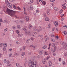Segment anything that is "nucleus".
I'll return each instance as SVG.
<instances>
[{"label":"nucleus","instance_id":"nucleus-2","mask_svg":"<svg viewBox=\"0 0 67 67\" xmlns=\"http://www.w3.org/2000/svg\"><path fill=\"white\" fill-rule=\"evenodd\" d=\"M37 64H35L33 61L30 60L29 61V67H36Z\"/></svg>","mask_w":67,"mask_h":67},{"label":"nucleus","instance_id":"nucleus-42","mask_svg":"<svg viewBox=\"0 0 67 67\" xmlns=\"http://www.w3.org/2000/svg\"><path fill=\"white\" fill-rule=\"evenodd\" d=\"M11 64H9L7 66V67H9L11 66Z\"/></svg>","mask_w":67,"mask_h":67},{"label":"nucleus","instance_id":"nucleus-26","mask_svg":"<svg viewBox=\"0 0 67 67\" xmlns=\"http://www.w3.org/2000/svg\"><path fill=\"white\" fill-rule=\"evenodd\" d=\"M51 36L52 37H54V36H55V35H54L53 34H51Z\"/></svg>","mask_w":67,"mask_h":67},{"label":"nucleus","instance_id":"nucleus-10","mask_svg":"<svg viewBox=\"0 0 67 67\" xmlns=\"http://www.w3.org/2000/svg\"><path fill=\"white\" fill-rule=\"evenodd\" d=\"M45 20L46 21H48L49 20V19L48 18H45Z\"/></svg>","mask_w":67,"mask_h":67},{"label":"nucleus","instance_id":"nucleus-30","mask_svg":"<svg viewBox=\"0 0 67 67\" xmlns=\"http://www.w3.org/2000/svg\"><path fill=\"white\" fill-rule=\"evenodd\" d=\"M39 29L41 31L42 30V28L40 26L39 27Z\"/></svg>","mask_w":67,"mask_h":67},{"label":"nucleus","instance_id":"nucleus-7","mask_svg":"<svg viewBox=\"0 0 67 67\" xmlns=\"http://www.w3.org/2000/svg\"><path fill=\"white\" fill-rule=\"evenodd\" d=\"M46 59H44L42 60L43 64H45V63H46Z\"/></svg>","mask_w":67,"mask_h":67},{"label":"nucleus","instance_id":"nucleus-20","mask_svg":"<svg viewBox=\"0 0 67 67\" xmlns=\"http://www.w3.org/2000/svg\"><path fill=\"white\" fill-rule=\"evenodd\" d=\"M43 36L42 35H41L38 36V37H43Z\"/></svg>","mask_w":67,"mask_h":67},{"label":"nucleus","instance_id":"nucleus-23","mask_svg":"<svg viewBox=\"0 0 67 67\" xmlns=\"http://www.w3.org/2000/svg\"><path fill=\"white\" fill-rule=\"evenodd\" d=\"M31 47H32V48H35V47L33 45H31Z\"/></svg>","mask_w":67,"mask_h":67},{"label":"nucleus","instance_id":"nucleus-53","mask_svg":"<svg viewBox=\"0 0 67 67\" xmlns=\"http://www.w3.org/2000/svg\"><path fill=\"white\" fill-rule=\"evenodd\" d=\"M4 63H6V62H7V61L6 60V59H5L4 60Z\"/></svg>","mask_w":67,"mask_h":67},{"label":"nucleus","instance_id":"nucleus-52","mask_svg":"<svg viewBox=\"0 0 67 67\" xmlns=\"http://www.w3.org/2000/svg\"><path fill=\"white\" fill-rule=\"evenodd\" d=\"M3 51H5V50H6V48H5L4 47L3 48Z\"/></svg>","mask_w":67,"mask_h":67},{"label":"nucleus","instance_id":"nucleus-51","mask_svg":"<svg viewBox=\"0 0 67 67\" xmlns=\"http://www.w3.org/2000/svg\"><path fill=\"white\" fill-rule=\"evenodd\" d=\"M20 36H21V35L20 34H19L18 35V37H20Z\"/></svg>","mask_w":67,"mask_h":67},{"label":"nucleus","instance_id":"nucleus-60","mask_svg":"<svg viewBox=\"0 0 67 67\" xmlns=\"http://www.w3.org/2000/svg\"><path fill=\"white\" fill-rule=\"evenodd\" d=\"M64 55H65V56H67V53H65L64 54Z\"/></svg>","mask_w":67,"mask_h":67},{"label":"nucleus","instance_id":"nucleus-13","mask_svg":"<svg viewBox=\"0 0 67 67\" xmlns=\"http://www.w3.org/2000/svg\"><path fill=\"white\" fill-rule=\"evenodd\" d=\"M47 45H46L43 46V47L42 48L43 49H45L46 48H47Z\"/></svg>","mask_w":67,"mask_h":67},{"label":"nucleus","instance_id":"nucleus-49","mask_svg":"<svg viewBox=\"0 0 67 67\" xmlns=\"http://www.w3.org/2000/svg\"><path fill=\"white\" fill-rule=\"evenodd\" d=\"M16 65L17 67H18V66H19V63H17Z\"/></svg>","mask_w":67,"mask_h":67},{"label":"nucleus","instance_id":"nucleus-38","mask_svg":"<svg viewBox=\"0 0 67 67\" xmlns=\"http://www.w3.org/2000/svg\"><path fill=\"white\" fill-rule=\"evenodd\" d=\"M63 9H65L66 8V6H63Z\"/></svg>","mask_w":67,"mask_h":67},{"label":"nucleus","instance_id":"nucleus-19","mask_svg":"<svg viewBox=\"0 0 67 67\" xmlns=\"http://www.w3.org/2000/svg\"><path fill=\"white\" fill-rule=\"evenodd\" d=\"M25 55V52H23L21 54V56H24Z\"/></svg>","mask_w":67,"mask_h":67},{"label":"nucleus","instance_id":"nucleus-36","mask_svg":"<svg viewBox=\"0 0 67 67\" xmlns=\"http://www.w3.org/2000/svg\"><path fill=\"white\" fill-rule=\"evenodd\" d=\"M62 12H63V10L62 9H61L60 11L59 12V13L60 14L62 13Z\"/></svg>","mask_w":67,"mask_h":67},{"label":"nucleus","instance_id":"nucleus-64","mask_svg":"<svg viewBox=\"0 0 67 67\" xmlns=\"http://www.w3.org/2000/svg\"><path fill=\"white\" fill-rule=\"evenodd\" d=\"M66 3H65L64 4H63L62 5V6H64V5H65V4H66Z\"/></svg>","mask_w":67,"mask_h":67},{"label":"nucleus","instance_id":"nucleus-29","mask_svg":"<svg viewBox=\"0 0 67 67\" xmlns=\"http://www.w3.org/2000/svg\"><path fill=\"white\" fill-rule=\"evenodd\" d=\"M43 51H40V55H42V54H43Z\"/></svg>","mask_w":67,"mask_h":67},{"label":"nucleus","instance_id":"nucleus-59","mask_svg":"<svg viewBox=\"0 0 67 67\" xmlns=\"http://www.w3.org/2000/svg\"><path fill=\"white\" fill-rule=\"evenodd\" d=\"M27 9L28 10H30V8H29V7H28L27 8Z\"/></svg>","mask_w":67,"mask_h":67},{"label":"nucleus","instance_id":"nucleus-37","mask_svg":"<svg viewBox=\"0 0 67 67\" xmlns=\"http://www.w3.org/2000/svg\"><path fill=\"white\" fill-rule=\"evenodd\" d=\"M13 7L14 8V9H16V6L15 5H13Z\"/></svg>","mask_w":67,"mask_h":67},{"label":"nucleus","instance_id":"nucleus-17","mask_svg":"<svg viewBox=\"0 0 67 67\" xmlns=\"http://www.w3.org/2000/svg\"><path fill=\"white\" fill-rule=\"evenodd\" d=\"M32 26L31 25H29V27L30 29H31L32 28Z\"/></svg>","mask_w":67,"mask_h":67},{"label":"nucleus","instance_id":"nucleus-5","mask_svg":"<svg viewBox=\"0 0 67 67\" xmlns=\"http://www.w3.org/2000/svg\"><path fill=\"white\" fill-rule=\"evenodd\" d=\"M8 6L10 8H11L12 7V4H11L10 3H8Z\"/></svg>","mask_w":67,"mask_h":67},{"label":"nucleus","instance_id":"nucleus-15","mask_svg":"<svg viewBox=\"0 0 67 67\" xmlns=\"http://www.w3.org/2000/svg\"><path fill=\"white\" fill-rule=\"evenodd\" d=\"M4 23H8V22H9V21L7 20H4Z\"/></svg>","mask_w":67,"mask_h":67},{"label":"nucleus","instance_id":"nucleus-11","mask_svg":"<svg viewBox=\"0 0 67 67\" xmlns=\"http://www.w3.org/2000/svg\"><path fill=\"white\" fill-rule=\"evenodd\" d=\"M54 9L55 11H58V9L57 7H55L54 8Z\"/></svg>","mask_w":67,"mask_h":67},{"label":"nucleus","instance_id":"nucleus-16","mask_svg":"<svg viewBox=\"0 0 67 67\" xmlns=\"http://www.w3.org/2000/svg\"><path fill=\"white\" fill-rule=\"evenodd\" d=\"M30 10H33L34 8H33V6H32V5H31L30 6Z\"/></svg>","mask_w":67,"mask_h":67},{"label":"nucleus","instance_id":"nucleus-9","mask_svg":"<svg viewBox=\"0 0 67 67\" xmlns=\"http://www.w3.org/2000/svg\"><path fill=\"white\" fill-rule=\"evenodd\" d=\"M36 28H37V27L35 26L34 28V31H37V29H36Z\"/></svg>","mask_w":67,"mask_h":67},{"label":"nucleus","instance_id":"nucleus-41","mask_svg":"<svg viewBox=\"0 0 67 67\" xmlns=\"http://www.w3.org/2000/svg\"><path fill=\"white\" fill-rule=\"evenodd\" d=\"M51 41H53V42H55V40H54V39L51 38Z\"/></svg>","mask_w":67,"mask_h":67},{"label":"nucleus","instance_id":"nucleus-39","mask_svg":"<svg viewBox=\"0 0 67 67\" xmlns=\"http://www.w3.org/2000/svg\"><path fill=\"white\" fill-rule=\"evenodd\" d=\"M8 30V28H6L4 30V32H6Z\"/></svg>","mask_w":67,"mask_h":67},{"label":"nucleus","instance_id":"nucleus-34","mask_svg":"<svg viewBox=\"0 0 67 67\" xmlns=\"http://www.w3.org/2000/svg\"><path fill=\"white\" fill-rule=\"evenodd\" d=\"M49 38H48L47 37L46 38V40H45V42H47V41L48 40Z\"/></svg>","mask_w":67,"mask_h":67},{"label":"nucleus","instance_id":"nucleus-27","mask_svg":"<svg viewBox=\"0 0 67 67\" xmlns=\"http://www.w3.org/2000/svg\"><path fill=\"white\" fill-rule=\"evenodd\" d=\"M23 20H20V22L21 23H23Z\"/></svg>","mask_w":67,"mask_h":67},{"label":"nucleus","instance_id":"nucleus-43","mask_svg":"<svg viewBox=\"0 0 67 67\" xmlns=\"http://www.w3.org/2000/svg\"><path fill=\"white\" fill-rule=\"evenodd\" d=\"M44 53L45 55H47V51L46 52H44Z\"/></svg>","mask_w":67,"mask_h":67},{"label":"nucleus","instance_id":"nucleus-47","mask_svg":"<svg viewBox=\"0 0 67 67\" xmlns=\"http://www.w3.org/2000/svg\"><path fill=\"white\" fill-rule=\"evenodd\" d=\"M16 43L17 44H20V42L18 41L16 42Z\"/></svg>","mask_w":67,"mask_h":67},{"label":"nucleus","instance_id":"nucleus-46","mask_svg":"<svg viewBox=\"0 0 67 67\" xmlns=\"http://www.w3.org/2000/svg\"><path fill=\"white\" fill-rule=\"evenodd\" d=\"M16 9L17 10H18V9L19 10H20V7H18Z\"/></svg>","mask_w":67,"mask_h":67},{"label":"nucleus","instance_id":"nucleus-62","mask_svg":"<svg viewBox=\"0 0 67 67\" xmlns=\"http://www.w3.org/2000/svg\"><path fill=\"white\" fill-rule=\"evenodd\" d=\"M54 48L55 50H56V46H54Z\"/></svg>","mask_w":67,"mask_h":67},{"label":"nucleus","instance_id":"nucleus-4","mask_svg":"<svg viewBox=\"0 0 67 67\" xmlns=\"http://www.w3.org/2000/svg\"><path fill=\"white\" fill-rule=\"evenodd\" d=\"M54 24L55 26H58V23L57 21H55L54 22Z\"/></svg>","mask_w":67,"mask_h":67},{"label":"nucleus","instance_id":"nucleus-21","mask_svg":"<svg viewBox=\"0 0 67 67\" xmlns=\"http://www.w3.org/2000/svg\"><path fill=\"white\" fill-rule=\"evenodd\" d=\"M23 30L24 31H25V32H26V31H27V30H26V29L25 28L23 27Z\"/></svg>","mask_w":67,"mask_h":67},{"label":"nucleus","instance_id":"nucleus-33","mask_svg":"<svg viewBox=\"0 0 67 67\" xmlns=\"http://www.w3.org/2000/svg\"><path fill=\"white\" fill-rule=\"evenodd\" d=\"M19 32H20L18 30H17L16 31V33H17V34H19Z\"/></svg>","mask_w":67,"mask_h":67},{"label":"nucleus","instance_id":"nucleus-55","mask_svg":"<svg viewBox=\"0 0 67 67\" xmlns=\"http://www.w3.org/2000/svg\"><path fill=\"white\" fill-rule=\"evenodd\" d=\"M0 21L1 22H2V19H0Z\"/></svg>","mask_w":67,"mask_h":67},{"label":"nucleus","instance_id":"nucleus-61","mask_svg":"<svg viewBox=\"0 0 67 67\" xmlns=\"http://www.w3.org/2000/svg\"><path fill=\"white\" fill-rule=\"evenodd\" d=\"M30 2L31 3H33V0H31Z\"/></svg>","mask_w":67,"mask_h":67},{"label":"nucleus","instance_id":"nucleus-28","mask_svg":"<svg viewBox=\"0 0 67 67\" xmlns=\"http://www.w3.org/2000/svg\"><path fill=\"white\" fill-rule=\"evenodd\" d=\"M37 32H41V30H40V29H37Z\"/></svg>","mask_w":67,"mask_h":67},{"label":"nucleus","instance_id":"nucleus-25","mask_svg":"<svg viewBox=\"0 0 67 67\" xmlns=\"http://www.w3.org/2000/svg\"><path fill=\"white\" fill-rule=\"evenodd\" d=\"M63 64L64 65H66V62H65V61H63Z\"/></svg>","mask_w":67,"mask_h":67},{"label":"nucleus","instance_id":"nucleus-50","mask_svg":"<svg viewBox=\"0 0 67 67\" xmlns=\"http://www.w3.org/2000/svg\"><path fill=\"white\" fill-rule=\"evenodd\" d=\"M32 36H33L34 37H36V36H35V35H34L33 34L32 35Z\"/></svg>","mask_w":67,"mask_h":67},{"label":"nucleus","instance_id":"nucleus-57","mask_svg":"<svg viewBox=\"0 0 67 67\" xmlns=\"http://www.w3.org/2000/svg\"><path fill=\"white\" fill-rule=\"evenodd\" d=\"M10 1H11V2H13L14 1V0H9Z\"/></svg>","mask_w":67,"mask_h":67},{"label":"nucleus","instance_id":"nucleus-3","mask_svg":"<svg viewBox=\"0 0 67 67\" xmlns=\"http://www.w3.org/2000/svg\"><path fill=\"white\" fill-rule=\"evenodd\" d=\"M62 45L63 46V47H64V48L65 50H67V44H66V42H62Z\"/></svg>","mask_w":67,"mask_h":67},{"label":"nucleus","instance_id":"nucleus-31","mask_svg":"<svg viewBox=\"0 0 67 67\" xmlns=\"http://www.w3.org/2000/svg\"><path fill=\"white\" fill-rule=\"evenodd\" d=\"M26 47L25 46H24L23 47V50H25V48Z\"/></svg>","mask_w":67,"mask_h":67},{"label":"nucleus","instance_id":"nucleus-22","mask_svg":"<svg viewBox=\"0 0 67 67\" xmlns=\"http://www.w3.org/2000/svg\"><path fill=\"white\" fill-rule=\"evenodd\" d=\"M43 16L44 17H46L47 16H46V14L45 13H44Z\"/></svg>","mask_w":67,"mask_h":67},{"label":"nucleus","instance_id":"nucleus-45","mask_svg":"<svg viewBox=\"0 0 67 67\" xmlns=\"http://www.w3.org/2000/svg\"><path fill=\"white\" fill-rule=\"evenodd\" d=\"M31 40H32V41H34V38H33V37H31Z\"/></svg>","mask_w":67,"mask_h":67},{"label":"nucleus","instance_id":"nucleus-8","mask_svg":"<svg viewBox=\"0 0 67 67\" xmlns=\"http://www.w3.org/2000/svg\"><path fill=\"white\" fill-rule=\"evenodd\" d=\"M62 33L63 34H64V35H66V34H67V32L63 31L62 32Z\"/></svg>","mask_w":67,"mask_h":67},{"label":"nucleus","instance_id":"nucleus-35","mask_svg":"<svg viewBox=\"0 0 67 67\" xmlns=\"http://www.w3.org/2000/svg\"><path fill=\"white\" fill-rule=\"evenodd\" d=\"M52 45L53 47H54L55 46V44L54 43H52Z\"/></svg>","mask_w":67,"mask_h":67},{"label":"nucleus","instance_id":"nucleus-24","mask_svg":"<svg viewBox=\"0 0 67 67\" xmlns=\"http://www.w3.org/2000/svg\"><path fill=\"white\" fill-rule=\"evenodd\" d=\"M42 4L44 5H45V4H46V2H45L43 1L42 2Z\"/></svg>","mask_w":67,"mask_h":67},{"label":"nucleus","instance_id":"nucleus-12","mask_svg":"<svg viewBox=\"0 0 67 67\" xmlns=\"http://www.w3.org/2000/svg\"><path fill=\"white\" fill-rule=\"evenodd\" d=\"M17 27L18 30H20L21 28V27H20V25H17Z\"/></svg>","mask_w":67,"mask_h":67},{"label":"nucleus","instance_id":"nucleus-63","mask_svg":"<svg viewBox=\"0 0 67 67\" xmlns=\"http://www.w3.org/2000/svg\"><path fill=\"white\" fill-rule=\"evenodd\" d=\"M55 0H51L50 1L51 2H53V1H54Z\"/></svg>","mask_w":67,"mask_h":67},{"label":"nucleus","instance_id":"nucleus-1","mask_svg":"<svg viewBox=\"0 0 67 67\" xmlns=\"http://www.w3.org/2000/svg\"><path fill=\"white\" fill-rule=\"evenodd\" d=\"M6 12L8 13V14H9L11 16H12L13 17H14V16H15L16 18H18L17 17L16 15H15L16 11H14L12 10H10V9H9L8 8H7L6 10Z\"/></svg>","mask_w":67,"mask_h":67},{"label":"nucleus","instance_id":"nucleus-44","mask_svg":"<svg viewBox=\"0 0 67 67\" xmlns=\"http://www.w3.org/2000/svg\"><path fill=\"white\" fill-rule=\"evenodd\" d=\"M5 2L6 3H8V0H5Z\"/></svg>","mask_w":67,"mask_h":67},{"label":"nucleus","instance_id":"nucleus-32","mask_svg":"<svg viewBox=\"0 0 67 67\" xmlns=\"http://www.w3.org/2000/svg\"><path fill=\"white\" fill-rule=\"evenodd\" d=\"M29 41H30V39H28L26 41V43H28L29 42Z\"/></svg>","mask_w":67,"mask_h":67},{"label":"nucleus","instance_id":"nucleus-14","mask_svg":"<svg viewBox=\"0 0 67 67\" xmlns=\"http://www.w3.org/2000/svg\"><path fill=\"white\" fill-rule=\"evenodd\" d=\"M49 65L50 66L52 65V63L50 61L49 62Z\"/></svg>","mask_w":67,"mask_h":67},{"label":"nucleus","instance_id":"nucleus-58","mask_svg":"<svg viewBox=\"0 0 67 67\" xmlns=\"http://www.w3.org/2000/svg\"><path fill=\"white\" fill-rule=\"evenodd\" d=\"M9 63H10L9 62V61H7V64H9Z\"/></svg>","mask_w":67,"mask_h":67},{"label":"nucleus","instance_id":"nucleus-56","mask_svg":"<svg viewBox=\"0 0 67 67\" xmlns=\"http://www.w3.org/2000/svg\"><path fill=\"white\" fill-rule=\"evenodd\" d=\"M28 34L29 35H30V34H31V32H30V31H29L28 32Z\"/></svg>","mask_w":67,"mask_h":67},{"label":"nucleus","instance_id":"nucleus-40","mask_svg":"<svg viewBox=\"0 0 67 67\" xmlns=\"http://www.w3.org/2000/svg\"><path fill=\"white\" fill-rule=\"evenodd\" d=\"M50 26H51V25H50V24H49L48 26V29L50 28Z\"/></svg>","mask_w":67,"mask_h":67},{"label":"nucleus","instance_id":"nucleus-54","mask_svg":"<svg viewBox=\"0 0 67 67\" xmlns=\"http://www.w3.org/2000/svg\"><path fill=\"white\" fill-rule=\"evenodd\" d=\"M59 61H61V60H62V59H61V58H59Z\"/></svg>","mask_w":67,"mask_h":67},{"label":"nucleus","instance_id":"nucleus-48","mask_svg":"<svg viewBox=\"0 0 67 67\" xmlns=\"http://www.w3.org/2000/svg\"><path fill=\"white\" fill-rule=\"evenodd\" d=\"M55 37L56 38H57V39H58V38H59L58 37V36H55Z\"/></svg>","mask_w":67,"mask_h":67},{"label":"nucleus","instance_id":"nucleus-6","mask_svg":"<svg viewBox=\"0 0 67 67\" xmlns=\"http://www.w3.org/2000/svg\"><path fill=\"white\" fill-rule=\"evenodd\" d=\"M25 19L26 21H28L29 20V18L28 16H26L25 17Z\"/></svg>","mask_w":67,"mask_h":67},{"label":"nucleus","instance_id":"nucleus-18","mask_svg":"<svg viewBox=\"0 0 67 67\" xmlns=\"http://www.w3.org/2000/svg\"><path fill=\"white\" fill-rule=\"evenodd\" d=\"M3 45L4 47H7V44L6 43H4L3 44Z\"/></svg>","mask_w":67,"mask_h":67}]
</instances>
